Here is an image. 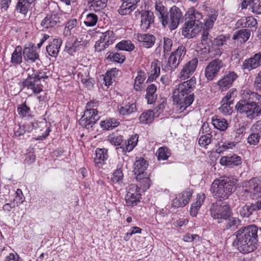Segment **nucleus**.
<instances>
[{
  "instance_id": "f257e3e1",
  "label": "nucleus",
  "mask_w": 261,
  "mask_h": 261,
  "mask_svg": "<svg viewBox=\"0 0 261 261\" xmlns=\"http://www.w3.org/2000/svg\"><path fill=\"white\" fill-rule=\"evenodd\" d=\"M261 235V228L259 230L254 225L242 227L234 232L236 244L238 249L241 252L247 253L254 251L257 247L258 237Z\"/></svg>"
},
{
  "instance_id": "f03ea898",
  "label": "nucleus",
  "mask_w": 261,
  "mask_h": 261,
  "mask_svg": "<svg viewBox=\"0 0 261 261\" xmlns=\"http://www.w3.org/2000/svg\"><path fill=\"white\" fill-rule=\"evenodd\" d=\"M242 99L236 105V108L241 114L253 119L261 114V95L249 89H245L242 94Z\"/></svg>"
},
{
  "instance_id": "7ed1b4c3",
  "label": "nucleus",
  "mask_w": 261,
  "mask_h": 261,
  "mask_svg": "<svg viewBox=\"0 0 261 261\" xmlns=\"http://www.w3.org/2000/svg\"><path fill=\"white\" fill-rule=\"evenodd\" d=\"M189 20H187L182 28V34L185 37L192 38L195 36L202 28V23L200 21L202 18V14L191 8L187 12Z\"/></svg>"
},
{
  "instance_id": "20e7f679",
  "label": "nucleus",
  "mask_w": 261,
  "mask_h": 261,
  "mask_svg": "<svg viewBox=\"0 0 261 261\" xmlns=\"http://www.w3.org/2000/svg\"><path fill=\"white\" fill-rule=\"evenodd\" d=\"M234 186L233 179L223 177L214 181L211 186V191L215 198L222 201L227 199L231 194Z\"/></svg>"
},
{
  "instance_id": "39448f33",
  "label": "nucleus",
  "mask_w": 261,
  "mask_h": 261,
  "mask_svg": "<svg viewBox=\"0 0 261 261\" xmlns=\"http://www.w3.org/2000/svg\"><path fill=\"white\" fill-rule=\"evenodd\" d=\"M97 102L90 101L86 105L87 109L85 111L84 115L79 120V124L82 127L90 129L92 128L93 125L99 120L100 116L98 115V111L95 109L92 108L96 105Z\"/></svg>"
},
{
  "instance_id": "423d86ee",
  "label": "nucleus",
  "mask_w": 261,
  "mask_h": 261,
  "mask_svg": "<svg viewBox=\"0 0 261 261\" xmlns=\"http://www.w3.org/2000/svg\"><path fill=\"white\" fill-rule=\"evenodd\" d=\"M26 129L27 132H32L34 135L37 136L35 138L37 140L44 139L49 135L50 132L46 122L36 121L26 123Z\"/></svg>"
},
{
  "instance_id": "0eeeda50",
  "label": "nucleus",
  "mask_w": 261,
  "mask_h": 261,
  "mask_svg": "<svg viewBox=\"0 0 261 261\" xmlns=\"http://www.w3.org/2000/svg\"><path fill=\"white\" fill-rule=\"evenodd\" d=\"M196 83V79L193 77L178 84L173 91V98H177L179 100L180 97L192 93L195 88Z\"/></svg>"
},
{
  "instance_id": "6e6552de",
  "label": "nucleus",
  "mask_w": 261,
  "mask_h": 261,
  "mask_svg": "<svg viewBox=\"0 0 261 261\" xmlns=\"http://www.w3.org/2000/svg\"><path fill=\"white\" fill-rule=\"evenodd\" d=\"M210 212L214 219L218 220V223L222 222L223 220H227L231 215L230 207L226 204L213 205Z\"/></svg>"
},
{
  "instance_id": "1a4fd4ad",
  "label": "nucleus",
  "mask_w": 261,
  "mask_h": 261,
  "mask_svg": "<svg viewBox=\"0 0 261 261\" xmlns=\"http://www.w3.org/2000/svg\"><path fill=\"white\" fill-rule=\"evenodd\" d=\"M61 17L57 13L53 12L47 14L41 22V25L45 29L55 28L60 25Z\"/></svg>"
},
{
  "instance_id": "9d476101",
  "label": "nucleus",
  "mask_w": 261,
  "mask_h": 261,
  "mask_svg": "<svg viewBox=\"0 0 261 261\" xmlns=\"http://www.w3.org/2000/svg\"><path fill=\"white\" fill-rule=\"evenodd\" d=\"M261 66V53L255 54L253 56L245 59L242 64L244 70L250 71Z\"/></svg>"
},
{
  "instance_id": "9b49d317",
  "label": "nucleus",
  "mask_w": 261,
  "mask_h": 261,
  "mask_svg": "<svg viewBox=\"0 0 261 261\" xmlns=\"http://www.w3.org/2000/svg\"><path fill=\"white\" fill-rule=\"evenodd\" d=\"M192 196V191L189 189H186L176 196L172 201V205L176 208L184 207L188 204Z\"/></svg>"
},
{
  "instance_id": "f8f14e48",
  "label": "nucleus",
  "mask_w": 261,
  "mask_h": 261,
  "mask_svg": "<svg viewBox=\"0 0 261 261\" xmlns=\"http://www.w3.org/2000/svg\"><path fill=\"white\" fill-rule=\"evenodd\" d=\"M247 186L253 198L261 199V177L251 178L248 181Z\"/></svg>"
},
{
  "instance_id": "ddd939ff",
  "label": "nucleus",
  "mask_w": 261,
  "mask_h": 261,
  "mask_svg": "<svg viewBox=\"0 0 261 261\" xmlns=\"http://www.w3.org/2000/svg\"><path fill=\"white\" fill-rule=\"evenodd\" d=\"M261 210V199H258L255 203L250 204H246L239 207V212L243 218L249 217L253 214V212Z\"/></svg>"
},
{
  "instance_id": "4468645a",
  "label": "nucleus",
  "mask_w": 261,
  "mask_h": 261,
  "mask_svg": "<svg viewBox=\"0 0 261 261\" xmlns=\"http://www.w3.org/2000/svg\"><path fill=\"white\" fill-rule=\"evenodd\" d=\"M23 84L25 87L31 90L34 94H38L42 91V86L34 74L29 75Z\"/></svg>"
},
{
  "instance_id": "2eb2a0df",
  "label": "nucleus",
  "mask_w": 261,
  "mask_h": 261,
  "mask_svg": "<svg viewBox=\"0 0 261 261\" xmlns=\"http://www.w3.org/2000/svg\"><path fill=\"white\" fill-rule=\"evenodd\" d=\"M154 16L150 10L142 11L141 15L140 28L144 31L148 30L154 23Z\"/></svg>"
},
{
  "instance_id": "dca6fc26",
  "label": "nucleus",
  "mask_w": 261,
  "mask_h": 261,
  "mask_svg": "<svg viewBox=\"0 0 261 261\" xmlns=\"http://www.w3.org/2000/svg\"><path fill=\"white\" fill-rule=\"evenodd\" d=\"M147 166L148 163L143 158H136V161L134 164V172L136 179H141L142 175L145 174V171Z\"/></svg>"
},
{
  "instance_id": "f3484780",
  "label": "nucleus",
  "mask_w": 261,
  "mask_h": 261,
  "mask_svg": "<svg viewBox=\"0 0 261 261\" xmlns=\"http://www.w3.org/2000/svg\"><path fill=\"white\" fill-rule=\"evenodd\" d=\"M194 94L191 93L183 97H180L179 100L177 98H173V101L179 107V110L183 112L189 107L194 100Z\"/></svg>"
},
{
  "instance_id": "a211bd4d",
  "label": "nucleus",
  "mask_w": 261,
  "mask_h": 261,
  "mask_svg": "<svg viewBox=\"0 0 261 261\" xmlns=\"http://www.w3.org/2000/svg\"><path fill=\"white\" fill-rule=\"evenodd\" d=\"M24 60L29 63H33L37 60H40L39 55L33 45L24 47L23 50Z\"/></svg>"
},
{
  "instance_id": "6ab92c4d",
  "label": "nucleus",
  "mask_w": 261,
  "mask_h": 261,
  "mask_svg": "<svg viewBox=\"0 0 261 261\" xmlns=\"http://www.w3.org/2000/svg\"><path fill=\"white\" fill-rule=\"evenodd\" d=\"M122 3L118 11L120 15L130 14L137 8V4L140 0H121Z\"/></svg>"
},
{
  "instance_id": "aec40b11",
  "label": "nucleus",
  "mask_w": 261,
  "mask_h": 261,
  "mask_svg": "<svg viewBox=\"0 0 261 261\" xmlns=\"http://www.w3.org/2000/svg\"><path fill=\"white\" fill-rule=\"evenodd\" d=\"M238 77L236 73L230 71L218 82V85L222 91L229 88Z\"/></svg>"
},
{
  "instance_id": "412c9836",
  "label": "nucleus",
  "mask_w": 261,
  "mask_h": 261,
  "mask_svg": "<svg viewBox=\"0 0 261 261\" xmlns=\"http://www.w3.org/2000/svg\"><path fill=\"white\" fill-rule=\"evenodd\" d=\"M220 163L222 165L233 167L240 165L242 163V160L240 156L233 154L222 157Z\"/></svg>"
},
{
  "instance_id": "4be33fe9",
  "label": "nucleus",
  "mask_w": 261,
  "mask_h": 261,
  "mask_svg": "<svg viewBox=\"0 0 261 261\" xmlns=\"http://www.w3.org/2000/svg\"><path fill=\"white\" fill-rule=\"evenodd\" d=\"M62 44L61 38L54 39L46 47V50L49 56L52 57H57Z\"/></svg>"
},
{
  "instance_id": "5701e85b",
  "label": "nucleus",
  "mask_w": 261,
  "mask_h": 261,
  "mask_svg": "<svg viewBox=\"0 0 261 261\" xmlns=\"http://www.w3.org/2000/svg\"><path fill=\"white\" fill-rule=\"evenodd\" d=\"M197 64L198 60L196 58L190 61L181 70L180 77L182 80L189 77L190 75L195 70Z\"/></svg>"
},
{
  "instance_id": "b1692460",
  "label": "nucleus",
  "mask_w": 261,
  "mask_h": 261,
  "mask_svg": "<svg viewBox=\"0 0 261 261\" xmlns=\"http://www.w3.org/2000/svg\"><path fill=\"white\" fill-rule=\"evenodd\" d=\"M137 37L141 45L145 48L151 47L155 41V37L151 34H138Z\"/></svg>"
},
{
  "instance_id": "393cba45",
  "label": "nucleus",
  "mask_w": 261,
  "mask_h": 261,
  "mask_svg": "<svg viewBox=\"0 0 261 261\" xmlns=\"http://www.w3.org/2000/svg\"><path fill=\"white\" fill-rule=\"evenodd\" d=\"M171 16L172 21L171 24L173 26V30L177 28L179 24L182 22L184 15L180 9L176 6H173L171 8Z\"/></svg>"
},
{
  "instance_id": "a878e982",
  "label": "nucleus",
  "mask_w": 261,
  "mask_h": 261,
  "mask_svg": "<svg viewBox=\"0 0 261 261\" xmlns=\"http://www.w3.org/2000/svg\"><path fill=\"white\" fill-rule=\"evenodd\" d=\"M108 149L106 148H97L95 151V157L94 159L95 164L100 168L103 164L104 161L108 158Z\"/></svg>"
},
{
  "instance_id": "bb28decb",
  "label": "nucleus",
  "mask_w": 261,
  "mask_h": 261,
  "mask_svg": "<svg viewBox=\"0 0 261 261\" xmlns=\"http://www.w3.org/2000/svg\"><path fill=\"white\" fill-rule=\"evenodd\" d=\"M82 42L77 38H75L73 41H67L65 47V51L70 55H73L74 53L80 50L81 46L83 45Z\"/></svg>"
},
{
  "instance_id": "cd10ccee",
  "label": "nucleus",
  "mask_w": 261,
  "mask_h": 261,
  "mask_svg": "<svg viewBox=\"0 0 261 261\" xmlns=\"http://www.w3.org/2000/svg\"><path fill=\"white\" fill-rule=\"evenodd\" d=\"M156 90L157 87L154 84H151L147 87L146 98L148 104H152L155 101L157 98Z\"/></svg>"
},
{
  "instance_id": "c85d7f7f",
  "label": "nucleus",
  "mask_w": 261,
  "mask_h": 261,
  "mask_svg": "<svg viewBox=\"0 0 261 261\" xmlns=\"http://www.w3.org/2000/svg\"><path fill=\"white\" fill-rule=\"evenodd\" d=\"M250 36V30L243 29L236 32L232 36V39L238 40L241 43H245L249 39Z\"/></svg>"
},
{
  "instance_id": "c756f323",
  "label": "nucleus",
  "mask_w": 261,
  "mask_h": 261,
  "mask_svg": "<svg viewBox=\"0 0 261 261\" xmlns=\"http://www.w3.org/2000/svg\"><path fill=\"white\" fill-rule=\"evenodd\" d=\"M204 195H198L196 198V201L192 204L190 208V215L193 217L196 216L198 211L204 202Z\"/></svg>"
},
{
  "instance_id": "7c9ffc66",
  "label": "nucleus",
  "mask_w": 261,
  "mask_h": 261,
  "mask_svg": "<svg viewBox=\"0 0 261 261\" xmlns=\"http://www.w3.org/2000/svg\"><path fill=\"white\" fill-rule=\"evenodd\" d=\"M34 0H19L16 5V10L23 14H26Z\"/></svg>"
},
{
  "instance_id": "2f4dec72",
  "label": "nucleus",
  "mask_w": 261,
  "mask_h": 261,
  "mask_svg": "<svg viewBox=\"0 0 261 261\" xmlns=\"http://www.w3.org/2000/svg\"><path fill=\"white\" fill-rule=\"evenodd\" d=\"M107 1L108 0H89V8L90 10L99 11L106 7Z\"/></svg>"
},
{
  "instance_id": "473e14b6",
  "label": "nucleus",
  "mask_w": 261,
  "mask_h": 261,
  "mask_svg": "<svg viewBox=\"0 0 261 261\" xmlns=\"http://www.w3.org/2000/svg\"><path fill=\"white\" fill-rule=\"evenodd\" d=\"M171 14V11L170 8L169 11L166 10V11L164 12V14H163L161 17H159V18L161 19L162 24L164 27H167L169 30H173V26L171 23V21H172Z\"/></svg>"
},
{
  "instance_id": "72a5a7b5",
  "label": "nucleus",
  "mask_w": 261,
  "mask_h": 261,
  "mask_svg": "<svg viewBox=\"0 0 261 261\" xmlns=\"http://www.w3.org/2000/svg\"><path fill=\"white\" fill-rule=\"evenodd\" d=\"M212 124L216 128L222 131L226 130L228 126V123L226 119L217 117L212 118Z\"/></svg>"
},
{
  "instance_id": "f704fd0d",
  "label": "nucleus",
  "mask_w": 261,
  "mask_h": 261,
  "mask_svg": "<svg viewBox=\"0 0 261 261\" xmlns=\"http://www.w3.org/2000/svg\"><path fill=\"white\" fill-rule=\"evenodd\" d=\"M226 220L227 222L225 225L226 229L234 230L237 229L239 226L241 225V220L238 218L231 217L230 216Z\"/></svg>"
},
{
  "instance_id": "c9c22d12",
  "label": "nucleus",
  "mask_w": 261,
  "mask_h": 261,
  "mask_svg": "<svg viewBox=\"0 0 261 261\" xmlns=\"http://www.w3.org/2000/svg\"><path fill=\"white\" fill-rule=\"evenodd\" d=\"M138 136L137 135H133L128 140L127 142L125 143V146H121L123 151L130 152L136 146L138 142Z\"/></svg>"
},
{
  "instance_id": "e433bc0d",
  "label": "nucleus",
  "mask_w": 261,
  "mask_h": 261,
  "mask_svg": "<svg viewBox=\"0 0 261 261\" xmlns=\"http://www.w3.org/2000/svg\"><path fill=\"white\" fill-rule=\"evenodd\" d=\"M120 123L115 119H109L102 121L100 126L105 130L112 129L119 125Z\"/></svg>"
},
{
  "instance_id": "4c0bfd02",
  "label": "nucleus",
  "mask_w": 261,
  "mask_h": 261,
  "mask_svg": "<svg viewBox=\"0 0 261 261\" xmlns=\"http://www.w3.org/2000/svg\"><path fill=\"white\" fill-rule=\"evenodd\" d=\"M116 48L118 50L131 51L135 48V46L129 40H122L116 44Z\"/></svg>"
},
{
  "instance_id": "58836bf2",
  "label": "nucleus",
  "mask_w": 261,
  "mask_h": 261,
  "mask_svg": "<svg viewBox=\"0 0 261 261\" xmlns=\"http://www.w3.org/2000/svg\"><path fill=\"white\" fill-rule=\"evenodd\" d=\"M100 38L101 41L105 42L108 45L113 43L116 40L114 32L110 30L102 33Z\"/></svg>"
},
{
  "instance_id": "ea45409f",
  "label": "nucleus",
  "mask_w": 261,
  "mask_h": 261,
  "mask_svg": "<svg viewBox=\"0 0 261 261\" xmlns=\"http://www.w3.org/2000/svg\"><path fill=\"white\" fill-rule=\"evenodd\" d=\"M22 48L20 46L15 48V50L12 54L11 63L13 64H20L22 62Z\"/></svg>"
},
{
  "instance_id": "a19ab883",
  "label": "nucleus",
  "mask_w": 261,
  "mask_h": 261,
  "mask_svg": "<svg viewBox=\"0 0 261 261\" xmlns=\"http://www.w3.org/2000/svg\"><path fill=\"white\" fill-rule=\"evenodd\" d=\"M180 62L173 54H171L168 59L166 70H174L178 67Z\"/></svg>"
},
{
  "instance_id": "79ce46f5",
  "label": "nucleus",
  "mask_w": 261,
  "mask_h": 261,
  "mask_svg": "<svg viewBox=\"0 0 261 261\" xmlns=\"http://www.w3.org/2000/svg\"><path fill=\"white\" fill-rule=\"evenodd\" d=\"M123 165L121 163H119L117 166V168L114 172L112 177V180L113 182H119L122 180L123 174L122 170Z\"/></svg>"
},
{
  "instance_id": "37998d69",
  "label": "nucleus",
  "mask_w": 261,
  "mask_h": 261,
  "mask_svg": "<svg viewBox=\"0 0 261 261\" xmlns=\"http://www.w3.org/2000/svg\"><path fill=\"white\" fill-rule=\"evenodd\" d=\"M120 114L122 115H129L136 110L135 103H131L118 108Z\"/></svg>"
},
{
  "instance_id": "c03bdc74",
  "label": "nucleus",
  "mask_w": 261,
  "mask_h": 261,
  "mask_svg": "<svg viewBox=\"0 0 261 261\" xmlns=\"http://www.w3.org/2000/svg\"><path fill=\"white\" fill-rule=\"evenodd\" d=\"M159 160H166L170 155V152L166 147H161L158 149L156 152Z\"/></svg>"
},
{
  "instance_id": "a18cd8bd",
  "label": "nucleus",
  "mask_w": 261,
  "mask_h": 261,
  "mask_svg": "<svg viewBox=\"0 0 261 261\" xmlns=\"http://www.w3.org/2000/svg\"><path fill=\"white\" fill-rule=\"evenodd\" d=\"M98 21V16L94 13H89L87 15L84 23L87 27L94 26Z\"/></svg>"
},
{
  "instance_id": "49530a36",
  "label": "nucleus",
  "mask_w": 261,
  "mask_h": 261,
  "mask_svg": "<svg viewBox=\"0 0 261 261\" xmlns=\"http://www.w3.org/2000/svg\"><path fill=\"white\" fill-rule=\"evenodd\" d=\"M237 96V91L235 89H230L226 95L222 98L221 102H228L233 104L235 97Z\"/></svg>"
},
{
  "instance_id": "de8ad7c7",
  "label": "nucleus",
  "mask_w": 261,
  "mask_h": 261,
  "mask_svg": "<svg viewBox=\"0 0 261 261\" xmlns=\"http://www.w3.org/2000/svg\"><path fill=\"white\" fill-rule=\"evenodd\" d=\"M154 112L152 110H149L146 112H143L140 116V122L143 123H147L150 122L153 119Z\"/></svg>"
},
{
  "instance_id": "09e8293b",
  "label": "nucleus",
  "mask_w": 261,
  "mask_h": 261,
  "mask_svg": "<svg viewBox=\"0 0 261 261\" xmlns=\"http://www.w3.org/2000/svg\"><path fill=\"white\" fill-rule=\"evenodd\" d=\"M212 141V135L211 133H207L199 138L198 144L200 146L205 147L210 144Z\"/></svg>"
},
{
  "instance_id": "8fccbe9b",
  "label": "nucleus",
  "mask_w": 261,
  "mask_h": 261,
  "mask_svg": "<svg viewBox=\"0 0 261 261\" xmlns=\"http://www.w3.org/2000/svg\"><path fill=\"white\" fill-rule=\"evenodd\" d=\"M212 68V69L219 73L220 70L225 66L222 61L219 59H215L211 61L208 64Z\"/></svg>"
},
{
  "instance_id": "3c124183",
  "label": "nucleus",
  "mask_w": 261,
  "mask_h": 261,
  "mask_svg": "<svg viewBox=\"0 0 261 261\" xmlns=\"http://www.w3.org/2000/svg\"><path fill=\"white\" fill-rule=\"evenodd\" d=\"M186 52L187 50L186 47L184 45H180L174 51L172 52L171 54L177 57L178 61H181L185 57Z\"/></svg>"
},
{
  "instance_id": "603ef678",
  "label": "nucleus",
  "mask_w": 261,
  "mask_h": 261,
  "mask_svg": "<svg viewBox=\"0 0 261 261\" xmlns=\"http://www.w3.org/2000/svg\"><path fill=\"white\" fill-rule=\"evenodd\" d=\"M126 197H128V199L129 198L130 196H134L135 194H140V189L136 184L129 185L126 188Z\"/></svg>"
},
{
  "instance_id": "864d4df0",
  "label": "nucleus",
  "mask_w": 261,
  "mask_h": 261,
  "mask_svg": "<svg viewBox=\"0 0 261 261\" xmlns=\"http://www.w3.org/2000/svg\"><path fill=\"white\" fill-rule=\"evenodd\" d=\"M141 196V194H135L134 196H130V197L128 199V197H126V195L125 199L126 205L133 206L137 205L138 202L140 201Z\"/></svg>"
},
{
  "instance_id": "5fc2aeb1",
  "label": "nucleus",
  "mask_w": 261,
  "mask_h": 261,
  "mask_svg": "<svg viewBox=\"0 0 261 261\" xmlns=\"http://www.w3.org/2000/svg\"><path fill=\"white\" fill-rule=\"evenodd\" d=\"M216 145L219 146L218 148L216 149V152L218 153H221L227 149L232 148L234 146L231 142H220L219 141Z\"/></svg>"
},
{
  "instance_id": "6e6d98bb",
  "label": "nucleus",
  "mask_w": 261,
  "mask_h": 261,
  "mask_svg": "<svg viewBox=\"0 0 261 261\" xmlns=\"http://www.w3.org/2000/svg\"><path fill=\"white\" fill-rule=\"evenodd\" d=\"M160 73V68L156 64L153 66V68L151 71L150 75L148 76L147 79V83L152 82L153 81L155 80L159 76Z\"/></svg>"
},
{
  "instance_id": "4d7b16f0",
  "label": "nucleus",
  "mask_w": 261,
  "mask_h": 261,
  "mask_svg": "<svg viewBox=\"0 0 261 261\" xmlns=\"http://www.w3.org/2000/svg\"><path fill=\"white\" fill-rule=\"evenodd\" d=\"M221 106L219 108V110L220 112L223 113L225 115H230L232 112V108L230 107V105L232 103L228 102H221Z\"/></svg>"
},
{
  "instance_id": "13d9d810",
  "label": "nucleus",
  "mask_w": 261,
  "mask_h": 261,
  "mask_svg": "<svg viewBox=\"0 0 261 261\" xmlns=\"http://www.w3.org/2000/svg\"><path fill=\"white\" fill-rule=\"evenodd\" d=\"M110 142L115 146H124L122 145L123 143V137L121 135L113 134L109 137Z\"/></svg>"
},
{
  "instance_id": "bf43d9fd",
  "label": "nucleus",
  "mask_w": 261,
  "mask_h": 261,
  "mask_svg": "<svg viewBox=\"0 0 261 261\" xmlns=\"http://www.w3.org/2000/svg\"><path fill=\"white\" fill-rule=\"evenodd\" d=\"M108 58L118 63H122L125 60V57L123 55L117 53L110 54Z\"/></svg>"
},
{
  "instance_id": "052dcab7",
  "label": "nucleus",
  "mask_w": 261,
  "mask_h": 261,
  "mask_svg": "<svg viewBox=\"0 0 261 261\" xmlns=\"http://www.w3.org/2000/svg\"><path fill=\"white\" fill-rule=\"evenodd\" d=\"M218 73L211 68L210 65H207L205 69V76L208 81H212Z\"/></svg>"
},
{
  "instance_id": "680f3d73",
  "label": "nucleus",
  "mask_w": 261,
  "mask_h": 261,
  "mask_svg": "<svg viewBox=\"0 0 261 261\" xmlns=\"http://www.w3.org/2000/svg\"><path fill=\"white\" fill-rule=\"evenodd\" d=\"M208 30V29H203L201 37L202 44H207L212 42V37L210 35Z\"/></svg>"
},
{
  "instance_id": "e2e57ef3",
  "label": "nucleus",
  "mask_w": 261,
  "mask_h": 261,
  "mask_svg": "<svg viewBox=\"0 0 261 261\" xmlns=\"http://www.w3.org/2000/svg\"><path fill=\"white\" fill-rule=\"evenodd\" d=\"M261 137L256 133L254 132L250 134L248 138L247 142L250 145H256L258 142Z\"/></svg>"
},
{
  "instance_id": "0e129e2a",
  "label": "nucleus",
  "mask_w": 261,
  "mask_h": 261,
  "mask_svg": "<svg viewBox=\"0 0 261 261\" xmlns=\"http://www.w3.org/2000/svg\"><path fill=\"white\" fill-rule=\"evenodd\" d=\"M217 15L216 14H212L208 17V18L205 20V27L204 29H210L212 28L214 23L216 20Z\"/></svg>"
},
{
  "instance_id": "69168bd1",
  "label": "nucleus",
  "mask_w": 261,
  "mask_h": 261,
  "mask_svg": "<svg viewBox=\"0 0 261 261\" xmlns=\"http://www.w3.org/2000/svg\"><path fill=\"white\" fill-rule=\"evenodd\" d=\"M17 111L19 114L22 116L23 117L29 115L31 112L30 108L26 105L25 102L18 107L17 108Z\"/></svg>"
},
{
  "instance_id": "338daca9",
  "label": "nucleus",
  "mask_w": 261,
  "mask_h": 261,
  "mask_svg": "<svg viewBox=\"0 0 261 261\" xmlns=\"http://www.w3.org/2000/svg\"><path fill=\"white\" fill-rule=\"evenodd\" d=\"M16 196L13 200L17 206L21 204L24 200V197L23 195L21 189H18L15 193Z\"/></svg>"
},
{
  "instance_id": "774afa93",
  "label": "nucleus",
  "mask_w": 261,
  "mask_h": 261,
  "mask_svg": "<svg viewBox=\"0 0 261 261\" xmlns=\"http://www.w3.org/2000/svg\"><path fill=\"white\" fill-rule=\"evenodd\" d=\"M226 38L224 35L218 36L212 41V44L217 46L223 45L226 42Z\"/></svg>"
}]
</instances>
